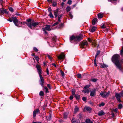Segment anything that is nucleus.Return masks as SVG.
I'll return each mask as SVG.
<instances>
[{
	"mask_svg": "<svg viewBox=\"0 0 123 123\" xmlns=\"http://www.w3.org/2000/svg\"><path fill=\"white\" fill-rule=\"evenodd\" d=\"M120 57L119 55L117 54L113 55L112 58V61L115 64L117 68L121 70V64L120 61L119 60Z\"/></svg>",
	"mask_w": 123,
	"mask_h": 123,
	"instance_id": "obj_1",
	"label": "nucleus"
},
{
	"mask_svg": "<svg viewBox=\"0 0 123 123\" xmlns=\"http://www.w3.org/2000/svg\"><path fill=\"white\" fill-rule=\"evenodd\" d=\"M82 37L80 36H77L76 37L73 36L70 37V42L73 40L75 41L79 42L82 39Z\"/></svg>",
	"mask_w": 123,
	"mask_h": 123,
	"instance_id": "obj_2",
	"label": "nucleus"
},
{
	"mask_svg": "<svg viewBox=\"0 0 123 123\" xmlns=\"http://www.w3.org/2000/svg\"><path fill=\"white\" fill-rule=\"evenodd\" d=\"M26 24L31 29H32V26L34 27L33 28H34L35 27L39 24V23L31 22L30 23H26Z\"/></svg>",
	"mask_w": 123,
	"mask_h": 123,
	"instance_id": "obj_3",
	"label": "nucleus"
},
{
	"mask_svg": "<svg viewBox=\"0 0 123 123\" xmlns=\"http://www.w3.org/2000/svg\"><path fill=\"white\" fill-rule=\"evenodd\" d=\"M110 92L109 91L106 92H101L100 93V95L102 96L103 98H106L110 94Z\"/></svg>",
	"mask_w": 123,
	"mask_h": 123,
	"instance_id": "obj_4",
	"label": "nucleus"
},
{
	"mask_svg": "<svg viewBox=\"0 0 123 123\" xmlns=\"http://www.w3.org/2000/svg\"><path fill=\"white\" fill-rule=\"evenodd\" d=\"M88 40L89 42L92 43V45L93 46L95 47L97 45L96 41L92 39L89 38L88 39Z\"/></svg>",
	"mask_w": 123,
	"mask_h": 123,
	"instance_id": "obj_5",
	"label": "nucleus"
},
{
	"mask_svg": "<svg viewBox=\"0 0 123 123\" xmlns=\"http://www.w3.org/2000/svg\"><path fill=\"white\" fill-rule=\"evenodd\" d=\"M115 96L117 101L119 102H121V101L120 100V98L121 96L120 94L117 93H115Z\"/></svg>",
	"mask_w": 123,
	"mask_h": 123,
	"instance_id": "obj_6",
	"label": "nucleus"
},
{
	"mask_svg": "<svg viewBox=\"0 0 123 123\" xmlns=\"http://www.w3.org/2000/svg\"><path fill=\"white\" fill-rule=\"evenodd\" d=\"M38 71V72L39 75L41 74L42 69L41 66L38 64L36 65V66Z\"/></svg>",
	"mask_w": 123,
	"mask_h": 123,
	"instance_id": "obj_7",
	"label": "nucleus"
},
{
	"mask_svg": "<svg viewBox=\"0 0 123 123\" xmlns=\"http://www.w3.org/2000/svg\"><path fill=\"white\" fill-rule=\"evenodd\" d=\"M39 75L40 78V84L43 87L44 83V80L41 74Z\"/></svg>",
	"mask_w": 123,
	"mask_h": 123,
	"instance_id": "obj_8",
	"label": "nucleus"
},
{
	"mask_svg": "<svg viewBox=\"0 0 123 123\" xmlns=\"http://www.w3.org/2000/svg\"><path fill=\"white\" fill-rule=\"evenodd\" d=\"M12 19L15 25L16 26H18V20L17 18L15 17H12Z\"/></svg>",
	"mask_w": 123,
	"mask_h": 123,
	"instance_id": "obj_9",
	"label": "nucleus"
},
{
	"mask_svg": "<svg viewBox=\"0 0 123 123\" xmlns=\"http://www.w3.org/2000/svg\"><path fill=\"white\" fill-rule=\"evenodd\" d=\"M96 90L95 88L93 89L92 91L90 92V95L91 96H94L96 94Z\"/></svg>",
	"mask_w": 123,
	"mask_h": 123,
	"instance_id": "obj_10",
	"label": "nucleus"
},
{
	"mask_svg": "<svg viewBox=\"0 0 123 123\" xmlns=\"http://www.w3.org/2000/svg\"><path fill=\"white\" fill-rule=\"evenodd\" d=\"M87 44L88 42L87 41H83L80 44V47L81 48H84V46Z\"/></svg>",
	"mask_w": 123,
	"mask_h": 123,
	"instance_id": "obj_11",
	"label": "nucleus"
},
{
	"mask_svg": "<svg viewBox=\"0 0 123 123\" xmlns=\"http://www.w3.org/2000/svg\"><path fill=\"white\" fill-rule=\"evenodd\" d=\"M40 112V111L39 109H37L35 110L33 112V117L34 118L35 117L36 115L37 114Z\"/></svg>",
	"mask_w": 123,
	"mask_h": 123,
	"instance_id": "obj_12",
	"label": "nucleus"
},
{
	"mask_svg": "<svg viewBox=\"0 0 123 123\" xmlns=\"http://www.w3.org/2000/svg\"><path fill=\"white\" fill-rule=\"evenodd\" d=\"M65 55L63 53H62L58 56V58L59 59H63L65 58Z\"/></svg>",
	"mask_w": 123,
	"mask_h": 123,
	"instance_id": "obj_13",
	"label": "nucleus"
},
{
	"mask_svg": "<svg viewBox=\"0 0 123 123\" xmlns=\"http://www.w3.org/2000/svg\"><path fill=\"white\" fill-rule=\"evenodd\" d=\"M71 122L72 123H79L80 121L78 120H76L75 118H73Z\"/></svg>",
	"mask_w": 123,
	"mask_h": 123,
	"instance_id": "obj_14",
	"label": "nucleus"
},
{
	"mask_svg": "<svg viewBox=\"0 0 123 123\" xmlns=\"http://www.w3.org/2000/svg\"><path fill=\"white\" fill-rule=\"evenodd\" d=\"M0 12L2 14L6 13V10L3 8H0Z\"/></svg>",
	"mask_w": 123,
	"mask_h": 123,
	"instance_id": "obj_15",
	"label": "nucleus"
},
{
	"mask_svg": "<svg viewBox=\"0 0 123 123\" xmlns=\"http://www.w3.org/2000/svg\"><path fill=\"white\" fill-rule=\"evenodd\" d=\"M105 114V113L102 110H101L98 113V115L99 116H101Z\"/></svg>",
	"mask_w": 123,
	"mask_h": 123,
	"instance_id": "obj_16",
	"label": "nucleus"
},
{
	"mask_svg": "<svg viewBox=\"0 0 123 123\" xmlns=\"http://www.w3.org/2000/svg\"><path fill=\"white\" fill-rule=\"evenodd\" d=\"M45 30L47 31H49L51 30L49 25H46L45 27Z\"/></svg>",
	"mask_w": 123,
	"mask_h": 123,
	"instance_id": "obj_17",
	"label": "nucleus"
},
{
	"mask_svg": "<svg viewBox=\"0 0 123 123\" xmlns=\"http://www.w3.org/2000/svg\"><path fill=\"white\" fill-rule=\"evenodd\" d=\"M84 110H86L87 111H88L89 112H90L92 110V109H91V108L90 107H85L84 108Z\"/></svg>",
	"mask_w": 123,
	"mask_h": 123,
	"instance_id": "obj_18",
	"label": "nucleus"
},
{
	"mask_svg": "<svg viewBox=\"0 0 123 123\" xmlns=\"http://www.w3.org/2000/svg\"><path fill=\"white\" fill-rule=\"evenodd\" d=\"M96 29V27L93 26L91 29H90V30L91 32H93L95 31Z\"/></svg>",
	"mask_w": 123,
	"mask_h": 123,
	"instance_id": "obj_19",
	"label": "nucleus"
},
{
	"mask_svg": "<svg viewBox=\"0 0 123 123\" xmlns=\"http://www.w3.org/2000/svg\"><path fill=\"white\" fill-rule=\"evenodd\" d=\"M79 108L77 106H75L74 109V114L77 113L78 111Z\"/></svg>",
	"mask_w": 123,
	"mask_h": 123,
	"instance_id": "obj_20",
	"label": "nucleus"
},
{
	"mask_svg": "<svg viewBox=\"0 0 123 123\" xmlns=\"http://www.w3.org/2000/svg\"><path fill=\"white\" fill-rule=\"evenodd\" d=\"M58 13V10L57 9L56 11H55L54 12V14L55 16V18H56L57 16V14Z\"/></svg>",
	"mask_w": 123,
	"mask_h": 123,
	"instance_id": "obj_21",
	"label": "nucleus"
},
{
	"mask_svg": "<svg viewBox=\"0 0 123 123\" xmlns=\"http://www.w3.org/2000/svg\"><path fill=\"white\" fill-rule=\"evenodd\" d=\"M90 92V90L89 89H84L82 90V92L84 93H88Z\"/></svg>",
	"mask_w": 123,
	"mask_h": 123,
	"instance_id": "obj_22",
	"label": "nucleus"
},
{
	"mask_svg": "<svg viewBox=\"0 0 123 123\" xmlns=\"http://www.w3.org/2000/svg\"><path fill=\"white\" fill-rule=\"evenodd\" d=\"M43 90H44L45 92L48 93L49 92L48 89L47 87L46 86H44V88Z\"/></svg>",
	"mask_w": 123,
	"mask_h": 123,
	"instance_id": "obj_23",
	"label": "nucleus"
},
{
	"mask_svg": "<svg viewBox=\"0 0 123 123\" xmlns=\"http://www.w3.org/2000/svg\"><path fill=\"white\" fill-rule=\"evenodd\" d=\"M97 20V18H94L93 19L92 21V24L93 25H95L96 24Z\"/></svg>",
	"mask_w": 123,
	"mask_h": 123,
	"instance_id": "obj_24",
	"label": "nucleus"
},
{
	"mask_svg": "<svg viewBox=\"0 0 123 123\" xmlns=\"http://www.w3.org/2000/svg\"><path fill=\"white\" fill-rule=\"evenodd\" d=\"M49 16L51 18H54V16L53 15L51 12H50V13H49Z\"/></svg>",
	"mask_w": 123,
	"mask_h": 123,
	"instance_id": "obj_25",
	"label": "nucleus"
},
{
	"mask_svg": "<svg viewBox=\"0 0 123 123\" xmlns=\"http://www.w3.org/2000/svg\"><path fill=\"white\" fill-rule=\"evenodd\" d=\"M62 14H61L60 15H59L58 16V21L59 22H61V20L60 19V18L62 17Z\"/></svg>",
	"mask_w": 123,
	"mask_h": 123,
	"instance_id": "obj_26",
	"label": "nucleus"
},
{
	"mask_svg": "<svg viewBox=\"0 0 123 123\" xmlns=\"http://www.w3.org/2000/svg\"><path fill=\"white\" fill-rule=\"evenodd\" d=\"M98 16L99 18H102L103 17V14L100 13L98 14Z\"/></svg>",
	"mask_w": 123,
	"mask_h": 123,
	"instance_id": "obj_27",
	"label": "nucleus"
},
{
	"mask_svg": "<svg viewBox=\"0 0 123 123\" xmlns=\"http://www.w3.org/2000/svg\"><path fill=\"white\" fill-rule=\"evenodd\" d=\"M66 10L67 12H68L71 10V8L69 6H67L66 8Z\"/></svg>",
	"mask_w": 123,
	"mask_h": 123,
	"instance_id": "obj_28",
	"label": "nucleus"
},
{
	"mask_svg": "<svg viewBox=\"0 0 123 123\" xmlns=\"http://www.w3.org/2000/svg\"><path fill=\"white\" fill-rule=\"evenodd\" d=\"M86 123H93L91 121L90 119H88L86 120Z\"/></svg>",
	"mask_w": 123,
	"mask_h": 123,
	"instance_id": "obj_29",
	"label": "nucleus"
},
{
	"mask_svg": "<svg viewBox=\"0 0 123 123\" xmlns=\"http://www.w3.org/2000/svg\"><path fill=\"white\" fill-rule=\"evenodd\" d=\"M108 67V66L107 65L104 64H101L100 66L102 68L106 67Z\"/></svg>",
	"mask_w": 123,
	"mask_h": 123,
	"instance_id": "obj_30",
	"label": "nucleus"
},
{
	"mask_svg": "<svg viewBox=\"0 0 123 123\" xmlns=\"http://www.w3.org/2000/svg\"><path fill=\"white\" fill-rule=\"evenodd\" d=\"M75 97L77 99H79L80 98V95L77 94L75 95Z\"/></svg>",
	"mask_w": 123,
	"mask_h": 123,
	"instance_id": "obj_31",
	"label": "nucleus"
},
{
	"mask_svg": "<svg viewBox=\"0 0 123 123\" xmlns=\"http://www.w3.org/2000/svg\"><path fill=\"white\" fill-rule=\"evenodd\" d=\"M5 3V2L3 1L2 0H0V4L1 5L2 7L3 6L2 4Z\"/></svg>",
	"mask_w": 123,
	"mask_h": 123,
	"instance_id": "obj_32",
	"label": "nucleus"
},
{
	"mask_svg": "<svg viewBox=\"0 0 123 123\" xmlns=\"http://www.w3.org/2000/svg\"><path fill=\"white\" fill-rule=\"evenodd\" d=\"M90 86V85H88L85 86L84 88V89H87Z\"/></svg>",
	"mask_w": 123,
	"mask_h": 123,
	"instance_id": "obj_33",
	"label": "nucleus"
},
{
	"mask_svg": "<svg viewBox=\"0 0 123 123\" xmlns=\"http://www.w3.org/2000/svg\"><path fill=\"white\" fill-rule=\"evenodd\" d=\"M101 27L102 28H105L106 27V25L104 23H103L101 26Z\"/></svg>",
	"mask_w": 123,
	"mask_h": 123,
	"instance_id": "obj_34",
	"label": "nucleus"
},
{
	"mask_svg": "<svg viewBox=\"0 0 123 123\" xmlns=\"http://www.w3.org/2000/svg\"><path fill=\"white\" fill-rule=\"evenodd\" d=\"M100 51L99 50L98 51H97L96 54L95 55V58H96L97 57V56L100 53Z\"/></svg>",
	"mask_w": 123,
	"mask_h": 123,
	"instance_id": "obj_35",
	"label": "nucleus"
},
{
	"mask_svg": "<svg viewBox=\"0 0 123 123\" xmlns=\"http://www.w3.org/2000/svg\"><path fill=\"white\" fill-rule=\"evenodd\" d=\"M118 108L119 109H121L123 107L122 105L121 104H120L118 106Z\"/></svg>",
	"mask_w": 123,
	"mask_h": 123,
	"instance_id": "obj_36",
	"label": "nucleus"
},
{
	"mask_svg": "<svg viewBox=\"0 0 123 123\" xmlns=\"http://www.w3.org/2000/svg\"><path fill=\"white\" fill-rule=\"evenodd\" d=\"M57 3L56 2H53L52 4V6L54 7H55L57 5Z\"/></svg>",
	"mask_w": 123,
	"mask_h": 123,
	"instance_id": "obj_37",
	"label": "nucleus"
},
{
	"mask_svg": "<svg viewBox=\"0 0 123 123\" xmlns=\"http://www.w3.org/2000/svg\"><path fill=\"white\" fill-rule=\"evenodd\" d=\"M60 72L62 77L63 78L64 76V72L62 70L60 71Z\"/></svg>",
	"mask_w": 123,
	"mask_h": 123,
	"instance_id": "obj_38",
	"label": "nucleus"
},
{
	"mask_svg": "<svg viewBox=\"0 0 123 123\" xmlns=\"http://www.w3.org/2000/svg\"><path fill=\"white\" fill-rule=\"evenodd\" d=\"M34 58H35L37 61L38 62L39 59L38 56H35Z\"/></svg>",
	"mask_w": 123,
	"mask_h": 123,
	"instance_id": "obj_39",
	"label": "nucleus"
},
{
	"mask_svg": "<svg viewBox=\"0 0 123 123\" xmlns=\"http://www.w3.org/2000/svg\"><path fill=\"white\" fill-rule=\"evenodd\" d=\"M90 80L93 82H95L97 81V79H92Z\"/></svg>",
	"mask_w": 123,
	"mask_h": 123,
	"instance_id": "obj_40",
	"label": "nucleus"
},
{
	"mask_svg": "<svg viewBox=\"0 0 123 123\" xmlns=\"http://www.w3.org/2000/svg\"><path fill=\"white\" fill-rule=\"evenodd\" d=\"M44 95V93L42 91H41L39 92V95L41 96H43Z\"/></svg>",
	"mask_w": 123,
	"mask_h": 123,
	"instance_id": "obj_41",
	"label": "nucleus"
},
{
	"mask_svg": "<svg viewBox=\"0 0 123 123\" xmlns=\"http://www.w3.org/2000/svg\"><path fill=\"white\" fill-rule=\"evenodd\" d=\"M105 103L103 102L101 103V104H99V107H101L102 106H103L105 105Z\"/></svg>",
	"mask_w": 123,
	"mask_h": 123,
	"instance_id": "obj_42",
	"label": "nucleus"
},
{
	"mask_svg": "<svg viewBox=\"0 0 123 123\" xmlns=\"http://www.w3.org/2000/svg\"><path fill=\"white\" fill-rule=\"evenodd\" d=\"M22 24V22H21L20 21H19V22L18 21V26H17L18 27L21 26V24Z\"/></svg>",
	"mask_w": 123,
	"mask_h": 123,
	"instance_id": "obj_43",
	"label": "nucleus"
},
{
	"mask_svg": "<svg viewBox=\"0 0 123 123\" xmlns=\"http://www.w3.org/2000/svg\"><path fill=\"white\" fill-rule=\"evenodd\" d=\"M31 19H27L26 20V21L28 23H30L31 22H31Z\"/></svg>",
	"mask_w": 123,
	"mask_h": 123,
	"instance_id": "obj_44",
	"label": "nucleus"
},
{
	"mask_svg": "<svg viewBox=\"0 0 123 123\" xmlns=\"http://www.w3.org/2000/svg\"><path fill=\"white\" fill-rule=\"evenodd\" d=\"M120 54L121 55H122L123 54V46L122 49L121 50Z\"/></svg>",
	"mask_w": 123,
	"mask_h": 123,
	"instance_id": "obj_45",
	"label": "nucleus"
},
{
	"mask_svg": "<svg viewBox=\"0 0 123 123\" xmlns=\"http://www.w3.org/2000/svg\"><path fill=\"white\" fill-rule=\"evenodd\" d=\"M9 10L12 12L13 11V9L12 7H10L9 8Z\"/></svg>",
	"mask_w": 123,
	"mask_h": 123,
	"instance_id": "obj_46",
	"label": "nucleus"
},
{
	"mask_svg": "<svg viewBox=\"0 0 123 123\" xmlns=\"http://www.w3.org/2000/svg\"><path fill=\"white\" fill-rule=\"evenodd\" d=\"M69 15L70 17L71 18V19H72V18H73V15L71 14L70 12H69Z\"/></svg>",
	"mask_w": 123,
	"mask_h": 123,
	"instance_id": "obj_47",
	"label": "nucleus"
},
{
	"mask_svg": "<svg viewBox=\"0 0 123 123\" xmlns=\"http://www.w3.org/2000/svg\"><path fill=\"white\" fill-rule=\"evenodd\" d=\"M120 94L121 97H123V91L120 92Z\"/></svg>",
	"mask_w": 123,
	"mask_h": 123,
	"instance_id": "obj_48",
	"label": "nucleus"
},
{
	"mask_svg": "<svg viewBox=\"0 0 123 123\" xmlns=\"http://www.w3.org/2000/svg\"><path fill=\"white\" fill-rule=\"evenodd\" d=\"M72 1L71 0H68L67 3L69 4V5H70L72 3Z\"/></svg>",
	"mask_w": 123,
	"mask_h": 123,
	"instance_id": "obj_49",
	"label": "nucleus"
},
{
	"mask_svg": "<svg viewBox=\"0 0 123 123\" xmlns=\"http://www.w3.org/2000/svg\"><path fill=\"white\" fill-rule=\"evenodd\" d=\"M58 23H59L58 22H56V23H55L54 24H53L52 25L53 26H55L58 25Z\"/></svg>",
	"mask_w": 123,
	"mask_h": 123,
	"instance_id": "obj_50",
	"label": "nucleus"
},
{
	"mask_svg": "<svg viewBox=\"0 0 123 123\" xmlns=\"http://www.w3.org/2000/svg\"><path fill=\"white\" fill-rule=\"evenodd\" d=\"M112 110L114 111L115 112H117L118 110V109L117 108H116L115 109H112Z\"/></svg>",
	"mask_w": 123,
	"mask_h": 123,
	"instance_id": "obj_51",
	"label": "nucleus"
},
{
	"mask_svg": "<svg viewBox=\"0 0 123 123\" xmlns=\"http://www.w3.org/2000/svg\"><path fill=\"white\" fill-rule=\"evenodd\" d=\"M96 58H95V59L94 61V66H95L96 67L97 66V65L96 63Z\"/></svg>",
	"mask_w": 123,
	"mask_h": 123,
	"instance_id": "obj_52",
	"label": "nucleus"
},
{
	"mask_svg": "<svg viewBox=\"0 0 123 123\" xmlns=\"http://www.w3.org/2000/svg\"><path fill=\"white\" fill-rule=\"evenodd\" d=\"M64 117L65 118H67V115L66 113H64Z\"/></svg>",
	"mask_w": 123,
	"mask_h": 123,
	"instance_id": "obj_53",
	"label": "nucleus"
},
{
	"mask_svg": "<svg viewBox=\"0 0 123 123\" xmlns=\"http://www.w3.org/2000/svg\"><path fill=\"white\" fill-rule=\"evenodd\" d=\"M82 99L84 101L86 102V98L85 97H83L82 98Z\"/></svg>",
	"mask_w": 123,
	"mask_h": 123,
	"instance_id": "obj_54",
	"label": "nucleus"
},
{
	"mask_svg": "<svg viewBox=\"0 0 123 123\" xmlns=\"http://www.w3.org/2000/svg\"><path fill=\"white\" fill-rule=\"evenodd\" d=\"M77 76L78 78H81V74H78L77 75Z\"/></svg>",
	"mask_w": 123,
	"mask_h": 123,
	"instance_id": "obj_55",
	"label": "nucleus"
},
{
	"mask_svg": "<svg viewBox=\"0 0 123 123\" xmlns=\"http://www.w3.org/2000/svg\"><path fill=\"white\" fill-rule=\"evenodd\" d=\"M33 50L36 52L38 50V49L36 47H34L33 48Z\"/></svg>",
	"mask_w": 123,
	"mask_h": 123,
	"instance_id": "obj_56",
	"label": "nucleus"
},
{
	"mask_svg": "<svg viewBox=\"0 0 123 123\" xmlns=\"http://www.w3.org/2000/svg\"><path fill=\"white\" fill-rule=\"evenodd\" d=\"M72 93L73 95H74L75 94V91L74 90H72Z\"/></svg>",
	"mask_w": 123,
	"mask_h": 123,
	"instance_id": "obj_57",
	"label": "nucleus"
},
{
	"mask_svg": "<svg viewBox=\"0 0 123 123\" xmlns=\"http://www.w3.org/2000/svg\"><path fill=\"white\" fill-rule=\"evenodd\" d=\"M46 72L47 74L48 75H49V71L48 69L47 68L46 69Z\"/></svg>",
	"mask_w": 123,
	"mask_h": 123,
	"instance_id": "obj_58",
	"label": "nucleus"
},
{
	"mask_svg": "<svg viewBox=\"0 0 123 123\" xmlns=\"http://www.w3.org/2000/svg\"><path fill=\"white\" fill-rule=\"evenodd\" d=\"M47 86L49 89H51V87L50 86L49 84H47Z\"/></svg>",
	"mask_w": 123,
	"mask_h": 123,
	"instance_id": "obj_59",
	"label": "nucleus"
},
{
	"mask_svg": "<svg viewBox=\"0 0 123 123\" xmlns=\"http://www.w3.org/2000/svg\"><path fill=\"white\" fill-rule=\"evenodd\" d=\"M78 117L79 118H81V114H79L78 115Z\"/></svg>",
	"mask_w": 123,
	"mask_h": 123,
	"instance_id": "obj_60",
	"label": "nucleus"
},
{
	"mask_svg": "<svg viewBox=\"0 0 123 123\" xmlns=\"http://www.w3.org/2000/svg\"><path fill=\"white\" fill-rule=\"evenodd\" d=\"M48 10L49 12V13H50V12H51V7H49L48 8Z\"/></svg>",
	"mask_w": 123,
	"mask_h": 123,
	"instance_id": "obj_61",
	"label": "nucleus"
},
{
	"mask_svg": "<svg viewBox=\"0 0 123 123\" xmlns=\"http://www.w3.org/2000/svg\"><path fill=\"white\" fill-rule=\"evenodd\" d=\"M48 58H49V59L50 60H51L52 58L49 55H48Z\"/></svg>",
	"mask_w": 123,
	"mask_h": 123,
	"instance_id": "obj_62",
	"label": "nucleus"
},
{
	"mask_svg": "<svg viewBox=\"0 0 123 123\" xmlns=\"http://www.w3.org/2000/svg\"><path fill=\"white\" fill-rule=\"evenodd\" d=\"M73 96H71L69 98L70 100H72L73 98Z\"/></svg>",
	"mask_w": 123,
	"mask_h": 123,
	"instance_id": "obj_63",
	"label": "nucleus"
},
{
	"mask_svg": "<svg viewBox=\"0 0 123 123\" xmlns=\"http://www.w3.org/2000/svg\"><path fill=\"white\" fill-rule=\"evenodd\" d=\"M8 20L10 22H12V18H9Z\"/></svg>",
	"mask_w": 123,
	"mask_h": 123,
	"instance_id": "obj_64",
	"label": "nucleus"
}]
</instances>
